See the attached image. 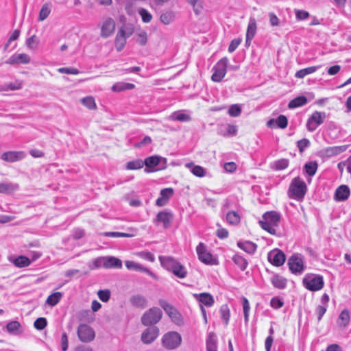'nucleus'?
<instances>
[{"mask_svg": "<svg viewBox=\"0 0 351 351\" xmlns=\"http://www.w3.org/2000/svg\"><path fill=\"white\" fill-rule=\"evenodd\" d=\"M26 154L23 151H9L1 155V159L8 162H14L25 158Z\"/></svg>", "mask_w": 351, "mask_h": 351, "instance_id": "nucleus-17", "label": "nucleus"}, {"mask_svg": "<svg viewBox=\"0 0 351 351\" xmlns=\"http://www.w3.org/2000/svg\"><path fill=\"white\" fill-rule=\"evenodd\" d=\"M268 260L272 265L279 267L284 264L286 257L281 250L276 249L269 252Z\"/></svg>", "mask_w": 351, "mask_h": 351, "instance_id": "nucleus-15", "label": "nucleus"}, {"mask_svg": "<svg viewBox=\"0 0 351 351\" xmlns=\"http://www.w3.org/2000/svg\"><path fill=\"white\" fill-rule=\"evenodd\" d=\"M126 43V36L123 29L121 28L115 38V47L118 51H121Z\"/></svg>", "mask_w": 351, "mask_h": 351, "instance_id": "nucleus-21", "label": "nucleus"}, {"mask_svg": "<svg viewBox=\"0 0 351 351\" xmlns=\"http://www.w3.org/2000/svg\"><path fill=\"white\" fill-rule=\"evenodd\" d=\"M159 330L157 327L147 328L141 335V340L145 344L152 343L158 336Z\"/></svg>", "mask_w": 351, "mask_h": 351, "instance_id": "nucleus-16", "label": "nucleus"}, {"mask_svg": "<svg viewBox=\"0 0 351 351\" xmlns=\"http://www.w3.org/2000/svg\"><path fill=\"white\" fill-rule=\"evenodd\" d=\"M242 304L243 308L244 321L247 323L249 321V311L250 309V303L247 298H243Z\"/></svg>", "mask_w": 351, "mask_h": 351, "instance_id": "nucleus-48", "label": "nucleus"}, {"mask_svg": "<svg viewBox=\"0 0 351 351\" xmlns=\"http://www.w3.org/2000/svg\"><path fill=\"white\" fill-rule=\"evenodd\" d=\"M221 317L224 322L226 325H228L230 319V309L227 304H223L220 308Z\"/></svg>", "mask_w": 351, "mask_h": 351, "instance_id": "nucleus-43", "label": "nucleus"}, {"mask_svg": "<svg viewBox=\"0 0 351 351\" xmlns=\"http://www.w3.org/2000/svg\"><path fill=\"white\" fill-rule=\"evenodd\" d=\"M58 71L60 73L73 74L77 75L80 73L79 70L75 68H67L62 67L58 69Z\"/></svg>", "mask_w": 351, "mask_h": 351, "instance_id": "nucleus-59", "label": "nucleus"}, {"mask_svg": "<svg viewBox=\"0 0 351 351\" xmlns=\"http://www.w3.org/2000/svg\"><path fill=\"white\" fill-rule=\"evenodd\" d=\"M232 261L237 265L241 271H245L248 265L247 261L239 254H236L232 257Z\"/></svg>", "mask_w": 351, "mask_h": 351, "instance_id": "nucleus-32", "label": "nucleus"}, {"mask_svg": "<svg viewBox=\"0 0 351 351\" xmlns=\"http://www.w3.org/2000/svg\"><path fill=\"white\" fill-rule=\"evenodd\" d=\"M310 146V141L307 138H303L297 142V147L300 153H302L304 149Z\"/></svg>", "mask_w": 351, "mask_h": 351, "instance_id": "nucleus-55", "label": "nucleus"}, {"mask_svg": "<svg viewBox=\"0 0 351 351\" xmlns=\"http://www.w3.org/2000/svg\"><path fill=\"white\" fill-rule=\"evenodd\" d=\"M173 219V215L171 212L162 210L156 215V217L153 220V222L156 226H159L162 223L163 228L165 229H167L170 227Z\"/></svg>", "mask_w": 351, "mask_h": 351, "instance_id": "nucleus-13", "label": "nucleus"}, {"mask_svg": "<svg viewBox=\"0 0 351 351\" xmlns=\"http://www.w3.org/2000/svg\"><path fill=\"white\" fill-rule=\"evenodd\" d=\"M9 261L12 263L16 267L22 268L29 266L32 261L25 256H19L16 258H9Z\"/></svg>", "mask_w": 351, "mask_h": 351, "instance_id": "nucleus-24", "label": "nucleus"}, {"mask_svg": "<svg viewBox=\"0 0 351 351\" xmlns=\"http://www.w3.org/2000/svg\"><path fill=\"white\" fill-rule=\"evenodd\" d=\"M228 59L226 57L222 58L213 68V73L211 79L213 82H219L222 80L227 72Z\"/></svg>", "mask_w": 351, "mask_h": 351, "instance_id": "nucleus-6", "label": "nucleus"}, {"mask_svg": "<svg viewBox=\"0 0 351 351\" xmlns=\"http://www.w3.org/2000/svg\"><path fill=\"white\" fill-rule=\"evenodd\" d=\"M194 297L204 305L210 307L214 304V298L208 293H202L200 294H194Z\"/></svg>", "mask_w": 351, "mask_h": 351, "instance_id": "nucleus-23", "label": "nucleus"}, {"mask_svg": "<svg viewBox=\"0 0 351 351\" xmlns=\"http://www.w3.org/2000/svg\"><path fill=\"white\" fill-rule=\"evenodd\" d=\"M283 304V302L278 298H273L270 301L271 307L276 309L281 308Z\"/></svg>", "mask_w": 351, "mask_h": 351, "instance_id": "nucleus-63", "label": "nucleus"}, {"mask_svg": "<svg viewBox=\"0 0 351 351\" xmlns=\"http://www.w3.org/2000/svg\"><path fill=\"white\" fill-rule=\"evenodd\" d=\"M51 10L49 7L47 5H43L41 8L39 13V21H44L45 19L47 18L49 14H50Z\"/></svg>", "mask_w": 351, "mask_h": 351, "instance_id": "nucleus-53", "label": "nucleus"}, {"mask_svg": "<svg viewBox=\"0 0 351 351\" xmlns=\"http://www.w3.org/2000/svg\"><path fill=\"white\" fill-rule=\"evenodd\" d=\"M103 234L108 237H130H130H134V234L119 232H104Z\"/></svg>", "mask_w": 351, "mask_h": 351, "instance_id": "nucleus-47", "label": "nucleus"}, {"mask_svg": "<svg viewBox=\"0 0 351 351\" xmlns=\"http://www.w3.org/2000/svg\"><path fill=\"white\" fill-rule=\"evenodd\" d=\"M288 265L291 273L300 275L304 270V261L300 254H293L288 260Z\"/></svg>", "mask_w": 351, "mask_h": 351, "instance_id": "nucleus-8", "label": "nucleus"}, {"mask_svg": "<svg viewBox=\"0 0 351 351\" xmlns=\"http://www.w3.org/2000/svg\"><path fill=\"white\" fill-rule=\"evenodd\" d=\"M82 104L88 109L93 110L96 108V104L93 97H86L81 99Z\"/></svg>", "mask_w": 351, "mask_h": 351, "instance_id": "nucleus-46", "label": "nucleus"}, {"mask_svg": "<svg viewBox=\"0 0 351 351\" xmlns=\"http://www.w3.org/2000/svg\"><path fill=\"white\" fill-rule=\"evenodd\" d=\"M196 252L199 261L206 265H217V261L207 250L203 243H199L196 247Z\"/></svg>", "mask_w": 351, "mask_h": 351, "instance_id": "nucleus-11", "label": "nucleus"}, {"mask_svg": "<svg viewBox=\"0 0 351 351\" xmlns=\"http://www.w3.org/2000/svg\"><path fill=\"white\" fill-rule=\"evenodd\" d=\"M160 159L161 157H159L158 156H152L147 157L145 159L143 162V165H145L146 167H154L159 164Z\"/></svg>", "mask_w": 351, "mask_h": 351, "instance_id": "nucleus-42", "label": "nucleus"}, {"mask_svg": "<svg viewBox=\"0 0 351 351\" xmlns=\"http://www.w3.org/2000/svg\"><path fill=\"white\" fill-rule=\"evenodd\" d=\"M143 167V162L141 160H136L127 162L126 169L129 170H137Z\"/></svg>", "mask_w": 351, "mask_h": 351, "instance_id": "nucleus-45", "label": "nucleus"}, {"mask_svg": "<svg viewBox=\"0 0 351 351\" xmlns=\"http://www.w3.org/2000/svg\"><path fill=\"white\" fill-rule=\"evenodd\" d=\"M130 302L135 307L144 308L147 305V299L141 295H134L130 298Z\"/></svg>", "mask_w": 351, "mask_h": 351, "instance_id": "nucleus-22", "label": "nucleus"}, {"mask_svg": "<svg viewBox=\"0 0 351 351\" xmlns=\"http://www.w3.org/2000/svg\"><path fill=\"white\" fill-rule=\"evenodd\" d=\"M319 67L320 66H313L300 69L296 72L295 76L298 78H303L306 75L315 72Z\"/></svg>", "mask_w": 351, "mask_h": 351, "instance_id": "nucleus-38", "label": "nucleus"}, {"mask_svg": "<svg viewBox=\"0 0 351 351\" xmlns=\"http://www.w3.org/2000/svg\"><path fill=\"white\" fill-rule=\"evenodd\" d=\"M338 325L340 327H346L350 323V314L349 311L347 309L343 310L339 316L337 321Z\"/></svg>", "mask_w": 351, "mask_h": 351, "instance_id": "nucleus-34", "label": "nucleus"}, {"mask_svg": "<svg viewBox=\"0 0 351 351\" xmlns=\"http://www.w3.org/2000/svg\"><path fill=\"white\" fill-rule=\"evenodd\" d=\"M94 264L96 267H103L107 269L122 267L121 261L114 256L98 258L94 261Z\"/></svg>", "mask_w": 351, "mask_h": 351, "instance_id": "nucleus-9", "label": "nucleus"}, {"mask_svg": "<svg viewBox=\"0 0 351 351\" xmlns=\"http://www.w3.org/2000/svg\"><path fill=\"white\" fill-rule=\"evenodd\" d=\"M348 145L334 146L326 149L327 153L332 155H338L344 152L348 149Z\"/></svg>", "mask_w": 351, "mask_h": 351, "instance_id": "nucleus-44", "label": "nucleus"}, {"mask_svg": "<svg viewBox=\"0 0 351 351\" xmlns=\"http://www.w3.org/2000/svg\"><path fill=\"white\" fill-rule=\"evenodd\" d=\"M325 118V112L318 111L314 112L307 120V130L310 132L315 130L319 125L324 123Z\"/></svg>", "mask_w": 351, "mask_h": 351, "instance_id": "nucleus-12", "label": "nucleus"}, {"mask_svg": "<svg viewBox=\"0 0 351 351\" xmlns=\"http://www.w3.org/2000/svg\"><path fill=\"white\" fill-rule=\"evenodd\" d=\"M280 220V215L276 211H268L263 214V220L259 221L261 227L270 233L276 234L275 227L278 226Z\"/></svg>", "mask_w": 351, "mask_h": 351, "instance_id": "nucleus-1", "label": "nucleus"}, {"mask_svg": "<svg viewBox=\"0 0 351 351\" xmlns=\"http://www.w3.org/2000/svg\"><path fill=\"white\" fill-rule=\"evenodd\" d=\"M25 43L28 49H35L38 45L39 40L35 35H33L26 40Z\"/></svg>", "mask_w": 351, "mask_h": 351, "instance_id": "nucleus-49", "label": "nucleus"}, {"mask_svg": "<svg viewBox=\"0 0 351 351\" xmlns=\"http://www.w3.org/2000/svg\"><path fill=\"white\" fill-rule=\"evenodd\" d=\"M206 351H217V339L213 332H209L206 341Z\"/></svg>", "mask_w": 351, "mask_h": 351, "instance_id": "nucleus-25", "label": "nucleus"}, {"mask_svg": "<svg viewBox=\"0 0 351 351\" xmlns=\"http://www.w3.org/2000/svg\"><path fill=\"white\" fill-rule=\"evenodd\" d=\"M318 164L316 161H310L304 165V171L309 176H313L317 170Z\"/></svg>", "mask_w": 351, "mask_h": 351, "instance_id": "nucleus-36", "label": "nucleus"}, {"mask_svg": "<svg viewBox=\"0 0 351 351\" xmlns=\"http://www.w3.org/2000/svg\"><path fill=\"white\" fill-rule=\"evenodd\" d=\"M171 272L179 278H184L187 276L186 269L178 261H177Z\"/></svg>", "mask_w": 351, "mask_h": 351, "instance_id": "nucleus-28", "label": "nucleus"}, {"mask_svg": "<svg viewBox=\"0 0 351 351\" xmlns=\"http://www.w3.org/2000/svg\"><path fill=\"white\" fill-rule=\"evenodd\" d=\"M79 339L84 343H89L95 337L94 330L88 324H81L77 330Z\"/></svg>", "mask_w": 351, "mask_h": 351, "instance_id": "nucleus-10", "label": "nucleus"}, {"mask_svg": "<svg viewBox=\"0 0 351 351\" xmlns=\"http://www.w3.org/2000/svg\"><path fill=\"white\" fill-rule=\"evenodd\" d=\"M256 32V22L255 19L250 18L247 29L246 36L247 38H253Z\"/></svg>", "mask_w": 351, "mask_h": 351, "instance_id": "nucleus-40", "label": "nucleus"}, {"mask_svg": "<svg viewBox=\"0 0 351 351\" xmlns=\"http://www.w3.org/2000/svg\"><path fill=\"white\" fill-rule=\"evenodd\" d=\"M21 324L17 321H12L6 325L7 330L9 332H14L19 329Z\"/></svg>", "mask_w": 351, "mask_h": 351, "instance_id": "nucleus-57", "label": "nucleus"}, {"mask_svg": "<svg viewBox=\"0 0 351 351\" xmlns=\"http://www.w3.org/2000/svg\"><path fill=\"white\" fill-rule=\"evenodd\" d=\"M306 189V183L298 176L291 181L288 190V195L291 199L302 200L304 197Z\"/></svg>", "mask_w": 351, "mask_h": 351, "instance_id": "nucleus-2", "label": "nucleus"}, {"mask_svg": "<svg viewBox=\"0 0 351 351\" xmlns=\"http://www.w3.org/2000/svg\"><path fill=\"white\" fill-rule=\"evenodd\" d=\"M350 191L347 185H341L335 191V198L337 201L343 202L348 199Z\"/></svg>", "mask_w": 351, "mask_h": 351, "instance_id": "nucleus-19", "label": "nucleus"}, {"mask_svg": "<svg viewBox=\"0 0 351 351\" xmlns=\"http://www.w3.org/2000/svg\"><path fill=\"white\" fill-rule=\"evenodd\" d=\"M271 282L274 287L283 289L287 287V280L285 278L278 274H275L271 277Z\"/></svg>", "mask_w": 351, "mask_h": 351, "instance_id": "nucleus-29", "label": "nucleus"}, {"mask_svg": "<svg viewBox=\"0 0 351 351\" xmlns=\"http://www.w3.org/2000/svg\"><path fill=\"white\" fill-rule=\"evenodd\" d=\"M308 100L305 96H299L291 100L288 104L289 109L301 107L306 104Z\"/></svg>", "mask_w": 351, "mask_h": 351, "instance_id": "nucleus-31", "label": "nucleus"}, {"mask_svg": "<svg viewBox=\"0 0 351 351\" xmlns=\"http://www.w3.org/2000/svg\"><path fill=\"white\" fill-rule=\"evenodd\" d=\"M47 325V321L45 317H39L36 319L34 323V326L38 330H43Z\"/></svg>", "mask_w": 351, "mask_h": 351, "instance_id": "nucleus-52", "label": "nucleus"}, {"mask_svg": "<svg viewBox=\"0 0 351 351\" xmlns=\"http://www.w3.org/2000/svg\"><path fill=\"white\" fill-rule=\"evenodd\" d=\"M182 342L181 335L177 332H169L165 334L162 338V346L168 350L177 348Z\"/></svg>", "mask_w": 351, "mask_h": 351, "instance_id": "nucleus-5", "label": "nucleus"}, {"mask_svg": "<svg viewBox=\"0 0 351 351\" xmlns=\"http://www.w3.org/2000/svg\"><path fill=\"white\" fill-rule=\"evenodd\" d=\"M19 186L16 183L2 182L0 183V193L10 194L18 190Z\"/></svg>", "mask_w": 351, "mask_h": 351, "instance_id": "nucleus-27", "label": "nucleus"}, {"mask_svg": "<svg viewBox=\"0 0 351 351\" xmlns=\"http://www.w3.org/2000/svg\"><path fill=\"white\" fill-rule=\"evenodd\" d=\"M326 310H327L326 306L319 305L316 308L315 311H316V313L317 315V319H318V321H320L322 319V317L324 316V315L326 312Z\"/></svg>", "mask_w": 351, "mask_h": 351, "instance_id": "nucleus-64", "label": "nucleus"}, {"mask_svg": "<svg viewBox=\"0 0 351 351\" xmlns=\"http://www.w3.org/2000/svg\"><path fill=\"white\" fill-rule=\"evenodd\" d=\"M228 114L232 117H239L241 113V108L238 104H233L230 106L228 109Z\"/></svg>", "mask_w": 351, "mask_h": 351, "instance_id": "nucleus-51", "label": "nucleus"}, {"mask_svg": "<svg viewBox=\"0 0 351 351\" xmlns=\"http://www.w3.org/2000/svg\"><path fill=\"white\" fill-rule=\"evenodd\" d=\"M240 220L239 215L235 211H229L226 215V221L230 225H237Z\"/></svg>", "mask_w": 351, "mask_h": 351, "instance_id": "nucleus-39", "label": "nucleus"}, {"mask_svg": "<svg viewBox=\"0 0 351 351\" xmlns=\"http://www.w3.org/2000/svg\"><path fill=\"white\" fill-rule=\"evenodd\" d=\"M289 160L287 158H281L271 164V168L276 171H281L288 167Z\"/></svg>", "mask_w": 351, "mask_h": 351, "instance_id": "nucleus-33", "label": "nucleus"}, {"mask_svg": "<svg viewBox=\"0 0 351 351\" xmlns=\"http://www.w3.org/2000/svg\"><path fill=\"white\" fill-rule=\"evenodd\" d=\"M159 260L161 265L167 270L171 271L172 268L175 266L177 261L171 256H159Z\"/></svg>", "mask_w": 351, "mask_h": 351, "instance_id": "nucleus-26", "label": "nucleus"}, {"mask_svg": "<svg viewBox=\"0 0 351 351\" xmlns=\"http://www.w3.org/2000/svg\"><path fill=\"white\" fill-rule=\"evenodd\" d=\"M242 41V39L241 38H235V39H233L229 47H228V51L230 53H232L234 52L236 49L238 47V46L240 45V43H241Z\"/></svg>", "mask_w": 351, "mask_h": 351, "instance_id": "nucleus-62", "label": "nucleus"}, {"mask_svg": "<svg viewBox=\"0 0 351 351\" xmlns=\"http://www.w3.org/2000/svg\"><path fill=\"white\" fill-rule=\"evenodd\" d=\"M162 318V311L159 308L154 307L144 313L141 322L144 326H152L157 324Z\"/></svg>", "mask_w": 351, "mask_h": 351, "instance_id": "nucleus-4", "label": "nucleus"}, {"mask_svg": "<svg viewBox=\"0 0 351 351\" xmlns=\"http://www.w3.org/2000/svg\"><path fill=\"white\" fill-rule=\"evenodd\" d=\"M173 195V189L172 188H165L160 191V195L167 201Z\"/></svg>", "mask_w": 351, "mask_h": 351, "instance_id": "nucleus-60", "label": "nucleus"}, {"mask_svg": "<svg viewBox=\"0 0 351 351\" xmlns=\"http://www.w3.org/2000/svg\"><path fill=\"white\" fill-rule=\"evenodd\" d=\"M30 60V57L26 53H14L6 60L5 63L10 65L28 64Z\"/></svg>", "mask_w": 351, "mask_h": 351, "instance_id": "nucleus-18", "label": "nucleus"}, {"mask_svg": "<svg viewBox=\"0 0 351 351\" xmlns=\"http://www.w3.org/2000/svg\"><path fill=\"white\" fill-rule=\"evenodd\" d=\"M22 88V83L19 81H16L15 82H11L9 84H5L3 86H0V92L1 91H8V90H19Z\"/></svg>", "mask_w": 351, "mask_h": 351, "instance_id": "nucleus-41", "label": "nucleus"}, {"mask_svg": "<svg viewBox=\"0 0 351 351\" xmlns=\"http://www.w3.org/2000/svg\"><path fill=\"white\" fill-rule=\"evenodd\" d=\"M115 30V21L110 17L106 18L102 23L100 35L102 38L110 36Z\"/></svg>", "mask_w": 351, "mask_h": 351, "instance_id": "nucleus-14", "label": "nucleus"}, {"mask_svg": "<svg viewBox=\"0 0 351 351\" xmlns=\"http://www.w3.org/2000/svg\"><path fill=\"white\" fill-rule=\"evenodd\" d=\"M97 295L100 300L106 302L110 300V291L108 289L99 290L97 292Z\"/></svg>", "mask_w": 351, "mask_h": 351, "instance_id": "nucleus-54", "label": "nucleus"}, {"mask_svg": "<svg viewBox=\"0 0 351 351\" xmlns=\"http://www.w3.org/2000/svg\"><path fill=\"white\" fill-rule=\"evenodd\" d=\"M302 283L306 289L311 291L322 289L324 285L323 277L313 274H306L303 278Z\"/></svg>", "mask_w": 351, "mask_h": 351, "instance_id": "nucleus-3", "label": "nucleus"}, {"mask_svg": "<svg viewBox=\"0 0 351 351\" xmlns=\"http://www.w3.org/2000/svg\"><path fill=\"white\" fill-rule=\"evenodd\" d=\"M173 16L170 12H166L160 16V21L165 25L169 24L173 20Z\"/></svg>", "mask_w": 351, "mask_h": 351, "instance_id": "nucleus-61", "label": "nucleus"}, {"mask_svg": "<svg viewBox=\"0 0 351 351\" xmlns=\"http://www.w3.org/2000/svg\"><path fill=\"white\" fill-rule=\"evenodd\" d=\"M275 122L278 127L282 129L287 128L288 124L287 118L285 115H280Z\"/></svg>", "mask_w": 351, "mask_h": 351, "instance_id": "nucleus-56", "label": "nucleus"}, {"mask_svg": "<svg viewBox=\"0 0 351 351\" xmlns=\"http://www.w3.org/2000/svg\"><path fill=\"white\" fill-rule=\"evenodd\" d=\"M187 168H192L191 171L197 177H204L205 176V169L199 165H194L193 162L186 164Z\"/></svg>", "mask_w": 351, "mask_h": 351, "instance_id": "nucleus-35", "label": "nucleus"}, {"mask_svg": "<svg viewBox=\"0 0 351 351\" xmlns=\"http://www.w3.org/2000/svg\"><path fill=\"white\" fill-rule=\"evenodd\" d=\"M135 87L134 84L120 82L115 83L111 88L114 92H121L126 90H132Z\"/></svg>", "mask_w": 351, "mask_h": 351, "instance_id": "nucleus-30", "label": "nucleus"}, {"mask_svg": "<svg viewBox=\"0 0 351 351\" xmlns=\"http://www.w3.org/2000/svg\"><path fill=\"white\" fill-rule=\"evenodd\" d=\"M62 293L61 292H55L48 296L46 300V304L49 306H56L61 300Z\"/></svg>", "mask_w": 351, "mask_h": 351, "instance_id": "nucleus-37", "label": "nucleus"}, {"mask_svg": "<svg viewBox=\"0 0 351 351\" xmlns=\"http://www.w3.org/2000/svg\"><path fill=\"white\" fill-rule=\"evenodd\" d=\"M159 304L171 319L172 322L178 326L183 324L182 317L174 306L164 300H160Z\"/></svg>", "mask_w": 351, "mask_h": 351, "instance_id": "nucleus-7", "label": "nucleus"}, {"mask_svg": "<svg viewBox=\"0 0 351 351\" xmlns=\"http://www.w3.org/2000/svg\"><path fill=\"white\" fill-rule=\"evenodd\" d=\"M136 42L141 45H145L147 42V35L144 31L141 32L137 34Z\"/></svg>", "mask_w": 351, "mask_h": 351, "instance_id": "nucleus-58", "label": "nucleus"}, {"mask_svg": "<svg viewBox=\"0 0 351 351\" xmlns=\"http://www.w3.org/2000/svg\"><path fill=\"white\" fill-rule=\"evenodd\" d=\"M138 12L144 23H147L152 21V15L145 8H139Z\"/></svg>", "mask_w": 351, "mask_h": 351, "instance_id": "nucleus-50", "label": "nucleus"}, {"mask_svg": "<svg viewBox=\"0 0 351 351\" xmlns=\"http://www.w3.org/2000/svg\"><path fill=\"white\" fill-rule=\"evenodd\" d=\"M237 246L249 254H254L257 249V245L250 241H239Z\"/></svg>", "mask_w": 351, "mask_h": 351, "instance_id": "nucleus-20", "label": "nucleus"}]
</instances>
